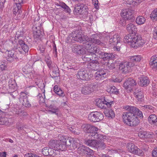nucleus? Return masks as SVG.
<instances>
[{
    "label": "nucleus",
    "mask_w": 157,
    "mask_h": 157,
    "mask_svg": "<svg viewBox=\"0 0 157 157\" xmlns=\"http://www.w3.org/2000/svg\"><path fill=\"white\" fill-rule=\"evenodd\" d=\"M130 107L127 105L125 107V109L128 111L123 113L122 117L124 123L129 126L135 127L139 124L140 121L134 113L130 110Z\"/></svg>",
    "instance_id": "nucleus-1"
},
{
    "label": "nucleus",
    "mask_w": 157,
    "mask_h": 157,
    "mask_svg": "<svg viewBox=\"0 0 157 157\" xmlns=\"http://www.w3.org/2000/svg\"><path fill=\"white\" fill-rule=\"evenodd\" d=\"M124 41L125 43H130V45L133 48H136L145 44L146 41L142 39L138 34L127 35L124 37Z\"/></svg>",
    "instance_id": "nucleus-2"
},
{
    "label": "nucleus",
    "mask_w": 157,
    "mask_h": 157,
    "mask_svg": "<svg viewBox=\"0 0 157 157\" xmlns=\"http://www.w3.org/2000/svg\"><path fill=\"white\" fill-rule=\"evenodd\" d=\"M135 13V11L132 10L131 8L122 10L121 14L124 19L121 20L120 21L119 24L122 26H124L129 22H128L129 21H132L134 18L133 14Z\"/></svg>",
    "instance_id": "nucleus-3"
},
{
    "label": "nucleus",
    "mask_w": 157,
    "mask_h": 157,
    "mask_svg": "<svg viewBox=\"0 0 157 157\" xmlns=\"http://www.w3.org/2000/svg\"><path fill=\"white\" fill-rule=\"evenodd\" d=\"M88 8L85 4L82 3L78 4L74 7L73 13L75 15H82L84 16L88 14Z\"/></svg>",
    "instance_id": "nucleus-4"
},
{
    "label": "nucleus",
    "mask_w": 157,
    "mask_h": 157,
    "mask_svg": "<svg viewBox=\"0 0 157 157\" xmlns=\"http://www.w3.org/2000/svg\"><path fill=\"white\" fill-rule=\"evenodd\" d=\"M103 118V114L98 111L91 112L88 116L89 120L93 122H99L102 120Z\"/></svg>",
    "instance_id": "nucleus-5"
},
{
    "label": "nucleus",
    "mask_w": 157,
    "mask_h": 157,
    "mask_svg": "<svg viewBox=\"0 0 157 157\" xmlns=\"http://www.w3.org/2000/svg\"><path fill=\"white\" fill-rule=\"evenodd\" d=\"M98 86L94 83L83 86L81 90V93L84 95L89 94L97 89Z\"/></svg>",
    "instance_id": "nucleus-6"
},
{
    "label": "nucleus",
    "mask_w": 157,
    "mask_h": 157,
    "mask_svg": "<svg viewBox=\"0 0 157 157\" xmlns=\"http://www.w3.org/2000/svg\"><path fill=\"white\" fill-rule=\"evenodd\" d=\"M134 63L131 62H124L119 64V70L123 73H127L131 70V67L133 66Z\"/></svg>",
    "instance_id": "nucleus-7"
},
{
    "label": "nucleus",
    "mask_w": 157,
    "mask_h": 157,
    "mask_svg": "<svg viewBox=\"0 0 157 157\" xmlns=\"http://www.w3.org/2000/svg\"><path fill=\"white\" fill-rule=\"evenodd\" d=\"M81 32L78 31H73L71 34V36L70 37H67V40H74L77 41L80 43L85 44L86 40H85L84 38L82 37V35H81Z\"/></svg>",
    "instance_id": "nucleus-8"
},
{
    "label": "nucleus",
    "mask_w": 157,
    "mask_h": 157,
    "mask_svg": "<svg viewBox=\"0 0 157 157\" xmlns=\"http://www.w3.org/2000/svg\"><path fill=\"white\" fill-rule=\"evenodd\" d=\"M127 147L129 151L133 154L139 155H142L143 154V151L132 143L128 144Z\"/></svg>",
    "instance_id": "nucleus-9"
},
{
    "label": "nucleus",
    "mask_w": 157,
    "mask_h": 157,
    "mask_svg": "<svg viewBox=\"0 0 157 157\" xmlns=\"http://www.w3.org/2000/svg\"><path fill=\"white\" fill-rule=\"evenodd\" d=\"M19 100L20 102L25 107L29 108L31 107V104L28 100L27 94L24 92L21 93Z\"/></svg>",
    "instance_id": "nucleus-10"
},
{
    "label": "nucleus",
    "mask_w": 157,
    "mask_h": 157,
    "mask_svg": "<svg viewBox=\"0 0 157 157\" xmlns=\"http://www.w3.org/2000/svg\"><path fill=\"white\" fill-rule=\"evenodd\" d=\"M89 71L86 70L78 71L77 76L78 78L82 80L88 81L91 77V75L89 74Z\"/></svg>",
    "instance_id": "nucleus-11"
},
{
    "label": "nucleus",
    "mask_w": 157,
    "mask_h": 157,
    "mask_svg": "<svg viewBox=\"0 0 157 157\" xmlns=\"http://www.w3.org/2000/svg\"><path fill=\"white\" fill-rule=\"evenodd\" d=\"M136 85V82L133 79L130 78L127 79L124 83L123 86L125 89L131 91L134 86Z\"/></svg>",
    "instance_id": "nucleus-12"
},
{
    "label": "nucleus",
    "mask_w": 157,
    "mask_h": 157,
    "mask_svg": "<svg viewBox=\"0 0 157 157\" xmlns=\"http://www.w3.org/2000/svg\"><path fill=\"white\" fill-rule=\"evenodd\" d=\"M72 51L74 53L78 55H83L85 54L86 51L82 46L75 44L72 47Z\"/></svg>",
    "instance_id": "nucleus-13"
},
{
    "label": "nucleus",
    "mask_w": 157,
    "mask_h": 157,
    "mask_svg": "<svg viewBox=\"0 0 157 157\" xmlns=\"http://www.w3.org/2000/svg\"><path fill=\"white\" fill-rule=\"evenodd\" d=\"M23 74L26 78H32L34 76V74L32 72V68L30 67H25L23 68Z\"/></svg>",
    "instance_id": "nucleus-14"
},
{
    "label": "nucleus",
    "mask_w": 157,
    "mask_h": 157,
    "mask_svg": "<svg viewBox=\"0 0 157 157\" xmlns=\"http://www.w3.org/2000/svg\"><path fill=\"white\" fill-rule=\"evenodd\" d=\"M134 95L138 102L140 103L143 102L144 100L143 93L140 89H136L134 93Z\"/></svg>",
    "instance_id": "nucleus-15"
},
{
    "label": "nucleus",
    "mask_w": 157,
    "mask_h": 157,
    "mask_svg": "<svg viewBox=\"0 0 157 157\" xmlns=\"http://www.w3.org/2000/svg\"><path fill=\"white\" fill-rule=\"evenodd\" d=\"M97 128H95V130L94 129L93 130H91L90 132L88 133V136H90L93 139H98L102 140L103 138V136L101 134H98L97 131L98 130V128L97 127H96Z\"/></svg>",
    "instance_id": "nucleus-16"
},
{
    "label": "nucleus",
    "mask_w": 157,
    "mask_h": 157,
    "mask_svg": "<svg viewBox=\"0 0 157 157\" xmlns=\"http://www.w3.org/2000/svg\"><path fill=\"white\" fill-rule=\"evenodd\" d=\"M106 71L102 69L97 71L95 74V77L97 79H103L106 76Z\"/></svg>",
    "instance_id": "nucleus-17"
},
{
    "label": "nucleus",
    "mask_w": 157,
    "mask_h": 157,
    "mask_svg": "<svg viewBox=\"0 0 157 157\" xmlns=\"http://www.w3.org/2000/svg\"><path fill=\"white\" fill-rule=\"evenodd\" d=\"M85 47L87 48L88 52L94 54L95 50L97 49V47L94 46V44L92 42L86 41Z\"/></svg>",
    "instance_id": "nucleus-18"
},
{
    "label": "nucleus",
    "mask_w": 157,
    "mask_h": 157,
    "mask_svg": "<svg viewBox=\"0 0 157 157\" xmlns=\"http://www.w3.org/2000/svg\"><path fill=\"white\" fill-rule=\"evenodd\" d=\"M88 67L90 69L96 71L100 67L99 63L97 61L93 60L89 63Z\"/></svg>",
    "instance_id": "nucleus-19"
},
{
    "label": "nucleus",
    "mask_w": 157,
    "mask_h": 157,
    "mask_svg": "<svg viewBox=\"0 0 157 157\" xmlns=\"http://www.w3.org/2000/svg\"><path fill=\"white\" fill-rule=\"evenodd\" d=\"M36 30L33 32V37L35 41H36L42 36V32L41 31L40 28V26L36 27L35 28Z\"/></svg>",
    "instance_id": "nucleus-20"
},
{
    "label": "nucleus",
    "mask_w": 157,
    "mask_h": 157,
    "mask_svg": "<svg viewBox=\"0 0 157 157\" xmlns=\"http://www.w3.org/2000/svg\"><path fill=\"white\" fill-rule=\"evenodd\" d=\"M82 128L83 131L87 133V135H88L89 133L92 130H93L94 129L95 130V128L97 129L95 127L88 124L82 125Z\"/></svg>",
    "instance_id": "nucleus-21"
},
{
    "label": "nucleus",
    "mask_w": 157,
    "mask_h": 157,
    "mask_svg": "<svg viewBox=\"0 0 157 157\" xmlns=\"http://www.w3.org/2000/svg\"><path fill=\"white\" fill-rule=\"evenodd\" d=\"M82 58L83 60L85 62L90 61L94 60V58H95V55L90 53H86L82 55Z\"/></svg>",
    "instance_id": "nucleus-22"
},
{
    "label": "nucleus",
    "mask_w": 157,
    "mask_h": 157,
    "mask_svg": "<svg viewBox=\"0 0 157 157\" xmlns=\"http://www.w3.org/2000/svg\"><path fill=\"white\" fill-rule=\"evenodd\" d=\"M97 36L96 35H92L90 38L87 37L86 39V41L92 42V43H95L98 45H101L102 44V43L98 39L96 38Z\"/></svg>",
    "instance_id": "nucleus-23"
},
{
    "label": "nucleus",
    "mask_w": 157,
    "mask_h": 157,
    "mask_svg": "<svg viewBox=\"0 0 157 157\" xmlns=\"http://www.w3.org/2000/svg\"><path fill=\"white\" fill-rule=\"evenodd\" d=\"M96 140V139H95ZM104 137L103 136V138L102 140L97 139V143L96 146L98 149L103 150L106 148V145L105 144L104 142Z\"/></svg>",
    "instance_id": "nucleus-24"
},
{
    "label": "nucleus",
    "mask_w": 157,
    "mask_h": 157,
    "mask_svg": "<svg viewBox=\"0 0 157 157\" xmlns=\"http://www.w3.org/2000/svg\"><path fill=\"white\" fill-rule=\"evenodd\" d=\"M18 59L16 55H14V52L13 51H9L8 52V55L7 58V60L10 62L14 61L15 60H17Z\"/></svg>",
    "instance_id": "nucleus-25"
},
{
    "label": "nucleus",
    "mask_w": 157,
    "mask_h": 157,
    "mask_svg": "<svg viewBox=\"0 0 157 157\" xmlns=\"http://www.w3.org/2000/svg\"><path fill=\"white\" fill-rule=\"evenodd\" d=\"M139 79V84L142 86H147L149 83L150 81L146 76H143L140 77Z\"/></svg>",
    "instance_id": "nucleus-26"
},
{
    "label": "nucleus",
    "mask_w": 157,
    "mask_h": 157,
    "mask_svg": "<svg viewBox=\"0 0 157 157\" xmlns=\"http://www.w3.org/2000/svg\"><path fill=\"white\" fill-rule=\"evenodd\" d=\"M61 139H63V141L64 143H65V144L66 146V147L68 149H70V148H72L71 145L72 143L73 142V138H70L67 137H67L65 138L64 136H62Z\"/></svg>",
    "instance_id": "nucleus-27"
},
{
    "label": "nucleus",
    "mask_w": 157,
    "mask_h": 157,
    "mask_svg": "<svg viewBox=\"0 0 157 157\" xmlns=\"http://www.w3.org/2000/svg\"><path fill=\"white\" fill-rule=\"evenodd\" d=\"M150 64L153 69H157V55L151 57L150 61Z\"/></svg>",
    "instance_id": "nucleus-28"
},
{
    "label": "nucleus",
    "mask_w": 157,
    "mask_h": 157,
    "mask_svg": "<svg viewBox=\"0 0 157 157\" xmlns=\"http://www.w3.org/2000/svg\"><path fill=\"white\" fill-rule=\"evenodd\" d=\"M130 109V111L134 113L135 115H136L137 117L138 116L141 118H143V114L142 112L140 111L137 108L134 106H131Z\"/></svg>",
    "instance_id": "nucleus-29"
},
{
    "label": "nucleus",
    "mask_w": 157,
    "mask_h": 157,
    "mask_svg": "<svg viewBox=\"0 0 157 157\" xmlns=\"http://www.w3.org/2000/svg\"><path fill=\"white\" fill-rule=\"evenodd\" d=\"M56 5L57 6H60L61 8L63 9V10L64 11L69 14L71 13V9L64 3L63 2H60L59 4L57 3L56 4Z\"/></svg>",
    "instance_id": "nucleus-30"
},
{
    "label": "nucleus",
    "mask_w": 157,
    "mask_h": 157,
    "mask_svg": "<svg viewBox=\"0 0 157 157\" xmlns=\"http://www.w3.org/2000/svg\"><path fill=\"white\" fill-rule=\"evenodd\" d=\"M19 45L20 46L19 48H21L23 51L25 52H27L29 50V47L27 44H25L24 41L22 40H19L18 41Z\"/></svg>",
    "instance_id": "nucleus-31"
},
{
    "label": "nucleus",
    "mask_w": 157,
    "mask_h": 157,
    "mask_svg": "<svg viewBox=\"0 0 157 157\" xmlns=\"http://www.w3.org/2000/svg\"><path fill=\"white\" fill-rule=\"evenodd\" d=\"M48 144L50 147L57 150L59 144V140H51L49 141Z\"/></svg>",
    "instance_id": "nucleus-32"
},
{
    "label": "nucleus",
    "mask_w": 157,
    "mask_h": 157,
    "mask_svg": "<svg viewBox=\"0 0 157 157\" xmlns=\"http://www.w3.org/2000/svg\"><path fill=\"white\" fill-rule=\"evenodd\" d=\"M13 12L14 14L16 15L17 14H19L21 12V5H17L15 4L13 6Z\"/></svg>",
    "instance_id": "nucleus-33"
},
{
    "label": "nucleus",
    "mask_w": 157,
    "mask_h": 157,
    "mask_svg": "<svg viewBox=\"0 0 157 157\" xmlns=\"http://www.w3.org/2000/svg\"><path fill=\"white\" fill-rule=\"evenodd\" d=\"M114 57V56L112 53L104 52L102 56H101L104 60H107L109 59H113Z\"/></svg>",
    "instance_id": "nucleus-34"
},
{
    "label": "nucleus",
    "mask_w": 157,
    "mask_h": 157,
    "mask_svg": "<svg viewBox=\"0 0 157 157\" xmlns=\"http://www.w3.org/2000/svg\"><path fill=\"white\" fill-rule=\"evenodd\" d=\"M120 41L119 36L117 35H114L113 37L109 39L110 44H113V45L117 44Z\"/></svg>",
    "instance_id": "nucleus-35"
},
{
    "label": "nucleus",
    "mask_w": 157,
    "mask_h": 157,
    "mask_svg": "<svg viewBox=\"0 0 157 157\" xmlns=\"http://www.w3.org/2000/svg\"><path fill=\"white\" fill-rule=\"evenodd\" d=\"M126 29L130 33H132V34H134L133 33H135L136 31V27L132 24L130 23L128 24L126 27Z\"/></svg>",
    "instance_id": "nucleus-36"
},
{
    "label": "nucleus",
    "mask_w": 157,
    "mask_h": 157,
    "mask_svg": "<svg viewBox=\"0 0 157 157\" xmlns=\"http://www.w3.org/2000/svg\"><path fill=\"white\" fill-rule=\"evenodd\" d=\"M63 140L61 139L59 140V144L58 147L57 151H65L67 148L65 144L63 141Z\"/></svg>",
    "instance_id": "nucleus-37"
},
{
    "label": "nucleus",
    "mask_w": 157,
    "mask_h": 157,
    "mask_svg": "<svg viewBox=\"0 0 157 157\" xmlns=\"http://www.w3.org/2000/svg\"><path fill=\"white\" fill-rule=\"evenodd\" d=\"M96 105L101 109H106L107 108L106 105L104 101L102 99H98L96 102Z\"/></svg>",
    "instance_id": "nucleus-38"
},
{
    "label": "nucleus",
    "mask_w": 157,
    "mask_h": 157,
    "mask_svg": "<svg viewBox=\"0 0 157 157\" xmlns=\"http://www.w3.org/2000/svg\"><path fill=\"white\" fill-rule=\"evenodd\" d=\"M97 140H89L85 141L86 144L89 146L96 147Z\"/></svg>",
    "instance_id": "nucleus-39"
},
{
    "label": "nucleus",
    "mask_w": 157,
    "mask_h": 157,
    "mask_svg": "<svg viewBox=\"0 0 157 157\" xmlns=\"http://www.w3.org/2000/svg\"><path fill=\"white\" fill-rule=\"evenodd\" d=\"M80 143V141L78 139H73L71 145L72 148H70V150H71L72 149H75L77 148L78 147V145Z\"/></svg>",
    "instance_id": "nucleus-40"
},
{
    "label": "nucleus",
    "mask_w": 157,
    "mask_h": 157,
    "mask_svg": "<svg viewBox=\"0 0 157 157\" xmlns=\"http://www.w3.org/2000/svg\"><path fill=\"white\" fill-rule=\"evenodd\" d=\"M49 111L52 112L53 113L57 114V112H58L59 109L58 108L54 105H51L48 107Z\"/></svg>",
    "instance_id": "nucleus-41"
},
{
    "label": "nucleus",
    "mask_w": 157,
    "mask_h": 157,
    "mask_svg": "<svg viewBox=\"0 0 157 157\" xmlns=\"http://www.w3.org/2000/svg\"><path fill=\"white\" fill-rule=\"evenodd\" d=\"M69 127V130L75 134L79 135L81 132V131L79 130L77 128L75 127L74 126H70Z\"/></svg>",
    "instance_id": "nucleus-42"
},
{
    "label": "nucleus",
    "mask_w": 157,
    "mask_h": 157,
    "mask_svg": "<svg viewBox=\"0 0 157 157\" xmlns=\"http://www.w3.org/2000/svg\"><path fill=\"white\" fill-rule=\"evenodd\" d=\"M146 21V19L143 16H139L136 20V22L137 24L142 25L144 24Z\"/></svg>",
    "instance_id": "nucleus-43"
},
{
    "label": "nucleus",
    "mask_w": 157,
    "mask_h": 157,
    "mask_svg": "<svg viewBox=\"0 0 157 157\" xmlns=\"http://www.w3.org/2000/svg\"><path fill=\"white\" fill-rule=\"evenodd\" d=\"M45 60L48 67L50 69H51L53 67L52 62L51 60V58L48 56H47L45 57Z\"/></svg>",
    "instance_id": "nucleus-44"
},
{
    "label": "nucleus",
    "mask_w": 157,
    "mask_h": 157,
    "mask_svg": "<svg viewBox=\"0 0 157 157\" xmlns=\"http://www.w3.org/2000/svg\"><path fill=\"white\" fill-rule=\"evenodd\" d=\"M9 122L8 119L6 117H0V125H7L8 124Z\"/></svg>",
    "instance_id": "nucleus-45"
},
{
    "label": "nucleus",
    "mask_w": 157,
    "mask_h": 157,
    "mask_svg": "<svg viewBox=\"0 0 157 157\" xmlns=\"http://www.w3.org/2000/svg\"><path fill=\"white\" fill-rule=\"evenodd\" d=\"M130 59H131V61L133 62L134 63L135 62H139L140 61L141 59V56L140 55H137L131 56Z\"/></svg>",
    "instance_id": "nucleus-46"
},
{
    "label": "nucleus",
    "mask_w": 157,
    "mask_h": 157,
    "mask_svg": "<svg viewBox=\"0 0 157 157\" xmlns=\"http://www.w3.org/2000/svg\"><path fill=\"white\" fill-rule=\"evenodd\" d=\"M148 120L153 124H157V117L155 114H151L148 117Z\"/></svg>",
    "instance_id": "nucleus-47"
},
{
    "label": "nucleus",
    "mask_w": 157,
    "mask_h": 157,
    "mask_svg": "<svg viewBox=\"0 0 157 157\" xmlns=\"http://www.w3.org/2000/svg\"><path fill=\"white\" fill-rule=\"evenodd\" d=\"M107 91L111 93H113L117 94L118 92L117 89L114 86H110L109 88L107 89Z\"/></svg>",
    "instance_id": "nucleus-48"
},
{
    "label": "nucleus",
    "mask_w": 157,
    "mask_h": 157,
    "mask_svg": "<svg viewBox=\"0 0 157 157\" xmlns=\"http://www.w3.org/2000/svg\"><path fill=\"white\" fill-rule=\"evenodd\" d=\"M147 132L144 131H140L138 134V136L141 138H149L150 136L147 135Z\"/></svg>",
    "instance_id": "nucleus-49"
},
{
    "label": "nucleus",
    "mask_w": 157,
    "mask_h": 157,
    "mask_svg": "<svg viewBox=\"0 0 157 157\" xmlns=\"http://www.w3.org/2000/svg\"><path fill=\"white\" fill-rule=\"evenodd\" d=\"M86 147L84 146H82L79 147L77 149V152L79 154L81 155H84Z\"/></svg>",
    "instance_id": "nucleus-50"
},
{
    "label": "nucleus",
    "mask_w": 157,
    "mask_h": 157,
    "mask_svg": "<svg viewBox=\"0 0 157 157\" xmlns=\"http://www.w3.org/2000/svg\"><path fill=\"white\" fill-rule=\"evenodd\" d=\"M103 101L105 103L107 107H111L112 104L113 103V101H110L109 100L107 99L106 98H105L104 100H103Z\"/></svg>",
    "instance_id": "nucleus-51"
},
{
    "label": "nucleus",
    "mask_w": 157,
    "mask_h": 157,
    "mask_svg": "<svg viewBox=\"0 0 157 157\" xmlns=\"http://www.w3.org/2000/svg\"><path fill=\"white\" fill-rule=\"evenodd\" d=\"M86 148L84 155H87L88 156H90L93 153V150L90 149L89 147H86Z\"/></svg>",
    "instance_id": "nucleus-52"
},
{
    "label": "nucleus",
    "mask_w": 157,
    "mask_h": 157,
    "mask_svg": "<svg viewBox=\"0 0 157 157\" xmlns=\"http://www.w3.org/2000/svg\"><path fill=\"white\" fill-rule=\"evenodd\" d=\"M48 147H45L43 148L42 150V154L45 156L49 155Z\"/></svg>",
    "instance_id": "nucleus-53"
},
{
    "label": "nucleus",
    "mask_w": 157,
    "mask_h": 157,
    "mask_svg": "<svg viewBox=\"0 0 157 157\" xmlns=\"http://www.w3.org/2000/svg\"><path fill=\"white\" fill-rule=\"evenodd\" d=\"M150 17L151 19H155L157 17V8L155 9L150 15Z\"/></svg>",
    "instance_id": "nucleus-54"
},
{
    "label": "nucleus",
    "mask_w": 157,
    "mask_h": 157,
    "mask_svg": "<svg viewBox=\"0 0 157 157\" xmlns=\"http://www.w3.org/2000/svg\"><path fill=\"white\" fill-rule=\"evenodd\" d=\"M24 33V31L23 29L18 31L16 32V36L15 37H17V38L20 36H22Z\"/></svg>",
    "instance_id": "nucleus-55"
},
{
    "label": "nucleus",
    "mask_w": 157,
    "mask_h": 157,
    "mask_svg": "<svg viewBox=\"0 0 157 157\" xmlns=\"http://www.w3.org/2000/svg\"><path fill=\"white\" fill-rule=\"evenodd\" d=\"M50 75L52 78H55L59 76V74L57 71H53L52 74H50Z\"/></svg>",
    "instance_id": "nucleus-56"
},
{
    "label": "nucleus",
    "mask_w": 157,
    "mask_h": 157,
    "mask_svg": "<svg viewBox=\"0 0 157 157\" xmlns=\"http://www.w3.org/2000/svg\"><path fill=\"white\" fill-rule=\"evenodd\" d=\"M15 84L14 82H12L11 80L9 81L8 86L10 89H14Z\"/></svg>",
    "instance_id": "nucleus-57"
},
{
    "label": "nucleus",
    "mask_w": 157,
    "mask_h": 157,
    "mask_svg": "<svg viewBox=\"0 0 157 157\" xmlns=\"http://www.w3.org/2000/svg\"><path fill=\"white\" fill-rule=\"evenodd\" d=\"M108 117H110L111 118H113L115 116V113L114 111L112 109H110L108 113H107Z\"/></svg>",
    "instance_id": "nucleus-58"
},
{
    "label": "nucleus",
    "mask_w": 157,
    "mask_h": 157,
    "mask_svg": "<svg viewBox=\"0 0 157 157\" xmlns=\"http://www.w3.org/2000/svg\"><path fill=\"white\" fill-rule=\"evenodd\" d=\"M24 157H39L36 155L35 154L32 153H28L26 154L25 155Z\"/></svg>",
    "instance_id": "nucleus-59"
},
{
    "label": "nucleus",
    "mask_w": 157,
    "mask_h": 157,
    "mask_svg": "<svg viewBox=\"0 0 157 157\" xmlns=\"http://www.w3.org/2000/svg\"><path fill=\"white\" fill-rule=\"evenodd\" d=\"M56 91V93L59 96L64 97L65 96V94H64L63 91L61 90H59L58 92V91Z\"/></svg>",
    "instance_id": "nucleus-60"
},
{
    "label": "nucleus",
    "mask_w": 157,
    "mask_h": 157,
    "mask_svg": "<svg viewBox=\"0 0 157 157\" xmlns=\"http://www.w3.org/2000/svg\"><path fill=\"white\" fill-rule=\"evenodd\" d=\"M107 66L109 69L111 70H112L115 67V65L113 63H112L110 64L108 63L107 64Z\"/></svg>",
    "instance_id": "nucleus-61"
},
{
    "label": "nucleus",
    "mask_w": 157,
    "mask_h": 157,
    "mask_svg": "<svg viewBox=\"0 0 157 157\" xmlns=\"http://www.w3.org/2000/svg\"><path fill=\"white\" fill-rule=\"evenodd\" d=\"M3 63V64H2L0 65V67L2 71L5 70L7 68V65L4 63Z\"/></svg>",
    "instance_id": "nucleus-62"
},
{
    "label": "nucleus",
    "mask_w": 157,
    "mask_h": 157,
    "mask_svg": "<svg viewBox=\"0 0 157 157\" xmlns=\"http://www.w3.org/2000/svg\"><path fill=\"white\" fill-rule=\"evenodd\" d=\"M42 95L41 94H39L37 96L38 98H40V101L41 102H43L44 101V98L43 97H42Z\"/></svg>",
    "instance_id": "nucleus-63"
},
{
    "label": "nucleus",
    "mask_w": 157,
    "mask_h": 157,
    "mask_svg": "<svg viewBox=\"0 0 157 157\" xmlns=\"http://www.w3.org/2000/svg\"><path fill=\"white\" fill-rule=\"evenodd\" d=\"M152 155L153 157H157V148L155 149L152 151Z\"/></svg>",
    "instance_id": "nucleus-64"
}]
</instances>
